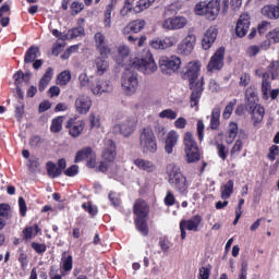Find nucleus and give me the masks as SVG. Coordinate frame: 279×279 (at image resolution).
<instances>
[{
    "instance_id": "1",
    "label": "nucleus",
    "mask_w": 279,
    "mask_h": 279,
    "mask_svg": "<svg viewBox=\"0 0 279 279\" xmlns=\"http://www.w3.org/2000/svg\"><path fill=\"white\" fill-rule=\"evenodd\" d=\"M199 65L198 63H189V68L183 77H189L190 88L192 90L191 95V108H195L202 97L204 90V77L198 81L199 77Z\"/></svg>"
},
{
    "instance_id": "2",
    "label": "nucleus",
    "mask_w": 279,
    "mask_h": 279,
    "mask_svg": "<svg viewBox=\"0 0 279 279\" xmlns=\"http://www.w3.org/2000/svg\"><path fill=\"white\" fill-rule=\"evenodd\" d=\"M133 213L135 215L136 228L144 236L148 234L149 229L147 228V215H149V206L145 201L138 199L134 204Z\"/></svg>"
},
{
    "instance_id": "3",
    "label": "nucleus",
    "mask_w": 279,
    "mask_h": 279,
    "mask_svg": "<svg viewBox=\"0 0 279 279\" xmlns=\"http://www.w3.org/2000/svg\"><path fill=\"white\" fill-rule=\"evenodd\" d=\"M121 84L126 95H134L138 89V73H136V69L132 63L131 66L126 68L123 72Z\"/></svg>"
},
{
    "instance_id": "4",
    "label": "nucleus",
    "mask_w": 279,
    "mask_h": 279,
    "mask_svg": "<svg viewBox=\"0 0 279 279\" xmlns=\"http://www.w3.org/2000/svg\"><path fill=\"white\" fill-rule=\"evenodd\" d=\"M140 147L144 154H156L158 150V142L156 134L150 128H144L140 132Z\"/></svg>"
},
{
    "instance_id": "5",
    "label": "nucleus",
    "mask_w": 279,
    "mask_h": 279,
    "mask_svg": "<svg viewBox=\"0 0 279 279\" xmlns=\"http://www.w3.org/2000/svg\"><path fill=\"white\" fill-rule=\"evenodd\" d=\"M138 125V119L136 116H130L124 118L119 123L114 124L113 132L114 134H121L125 138H130L134 132H136V128Z\"/></svg>"
},
{
    "instance_id": "6",
    "label": "nucleus",
    "mask_w": 279,
    "mask_h": 279,
    "mask_svg": "<svg viewBox=\"0 0 279 279\" xmlns=\"http://www.w3.org/2000/svg\"><path fill=\"white\" fill-rule=\"evenodd\" d=\"M167 173L169 175V183L174 184L178 191L184 193L186 191V178L180 171V167L175 163H170L167 167Z\"/></svg>"
},
{
    "instance_id": "7",
    "label": "nucleus",
    "mask_w": 279,
    "mask_h": 279,
    "mask_svg": "<svg viewBox=\"0 0 279 279\" xmlns=\"http://www.w3.org/2000/svg\"><path fill=\"white\" fill-rule=\"evenodd\" d=\"M221 0H210L207 4L206 2L196 4L195 11L197 14H204L208 21H215L219 16Z\"/></svg>"
},
{
    "instance_id": "8",
    "label": "nucleus",
    "mask_w": 279,
    "mask_h": 279,
    "mask_svg": "<svg viewBox=\"0 0 279 279\" xmlns=\"http://www.w3.org/2000/svg\"><path fill=\"white\" fill-rule=\"evenodd\" d=\"M183 143L185 146L186 162L191 163L199 161V147H197V143L193 138V133H185Z\"/></svg>"
},
{
    "instance_id": "9",
    "label": "nucleus",
    "mask_w": 279,
    "mask_h": 279,
    "mask_svg": "<svg viewBox=\"0 0 279 279\" xmlns=\"http://www.w3.org/2000/svg\"><path fill=\"white\" fill-rule=\"evenodd\" d=\"M182 59L178 56L161 57L159 59V68L163 75H173L180 71Z\"/></svg>"
},
{
    "instance_id": "10",
    "label": "nucleus",
    "mask_w": 279,
    "mask_h": 279,
    "mask_svg": "<svg viewBox=\"0 0 279 279\" xmlns=\"http://www.w3.org/2000/svg\"><path fill=\"white\" fill-rule=\"evenodd\" d=\"M195 43H197V37L192 32H189L183 40L178 45L177 52L180 56H190L195 49Z\"/></svg>"
},
{
    "instance_id": "11",
    "label": "nucleus",
    "mask_w": 279,
    "mask_h": 279,
    "mask_svg": "<svg viewBox=\"0 0 279 279\" xmlns=\"http://www.w3.org/2000/svg\"><path fill=\"white\" fill-rule=\"evenodd\" d=\"M186 25H189V20L181 15L168 17L161 23L162 28L169 32L184 29Z\"/></svg>"
},
{
    "instance_id": "12",
    "label": "nucleus",
    "mask_w": 279,
    "mask_h": 279,
    "mask_svg": "<svg viewBox=\"0 0 279 279\" xmlns=\"http://www.w3.org/2000/svg\"><path fill=\"white\" fill-rule=\"evenodd\" d=\"M137 71H145L146 73H154L158 66L154 58L149 57L147 59L135 58L131 63Z\"/></svg>"
},
{
    "instance_id": "13",
    "label": "nucleus",
    "mask_w": 279,
    "mask_h": 279,
    "mask_svg": "<svg viewBox=\"0 0 279 279\" xmlns=\"http://www.w3.org/2000/svg\"><path fill=\"white\" fill-rule=\"evenodd\" d=\"M226 56V48L220 47L215 54L211 57L208 65L207 71H219L223 66V58Z\"/></svg>"
},
{
    "instance_id": "14",
    "label": "nucleus",
    "mask_w": 279,
    "mask_h": 279,
    "mask_svg": "<svg viewBox=\"0 0 279 279\" xmlns=\"http://www.w3.org/2000/svg\"><path fill=\"white\" fill-rule=\"evenodd\" d=\"M93 106V100L88 96H78L75 100V110L80 114H86L90 107Z\"/></svg>"
},
{
    "instance_id": "15",
    "label": "nucleus",
    "mask_w": 279,
    "mask_h": 279,
    "mask_svg": "<svg viewBox=\"0 0 279 279\" xmlns=\"http://www.w3.org/2000/svg\"><path fill=\"white\" fill-rule=\"evenodd\" d=\"M247 29H250V15L242 14L238 21L235 34L239 38H243L247 34Z\"/></svg>"
},
{
    "instance_id": "16",
    "label": "nucleus",
    "mask_w": 279,
    "mask_h": 279,
    "mask_svg": "<svg viewBox=\"0 0 279 279\" xmlns=\"http://www.w3.org/2000/svg\"><path fill=\"white\" fill-rule=\"evenodd\" d=\"M117 146L112 140H107L105 142V151L102 153V158L107 162H112L117 158Z\"/></svg>"
},
{
    "instance_id": "17",
    "label": "nucleus",
    "mask_w": 279,
    "mask_h": 279,
    "mask_svg": "<svg viewBox=\"0 0 279 279\" xmlns=\"http://www.w3.org/2000/svg\"><path fill=\"white\" fill-rule=\"evenodd\" d=\"M217 40V28L209 27L203 36L202 45L203 49L208 50L213 46V43Z\"/></svg>"
},
{
    "instance_id": "18",
    "label": "nucleus",
    "mask_w": 279,
    "mask_h": 279,
    "mask_svg": "<svg viewBox=\"0 0 279 279\" xmlns=\"http://www.w3.org/2000/svg\"><path fill=\"white\" fill-rule=\"evenodd\" d=\"M84 121L75 122V120H70L65 128L69 129L70 135L73 136V138H77L82 132H84Z\"/></svg>"
},
{
    "instance_id": "19",
    "label": "nucleus",
    "mask_w": 279,
    "mask_h": 279,
    "mask_svg": "<svg viewBox=\"0 0 279 279\" xmlns=\"http://www.w3.org/2000/svg\"><path fill=\"white\" fill-rule=\"evenodd\" d=\"M262 14L266 19H271V20H278L279 19V0H277V4H267L264 8H262Z\"/></svg>"
},
{
    "instance_id": "20",
    "label": "nucleus",
    "mask_w": 279,
    "mask_h": 279,
    "mask_svg": "<svg viewBox=\"0 0 279 279\" xmlns=\"http://www.w3.org/2000/svg\"><path fill=\"white\" fill-rule=\"evenodd\" d=\"M199 223H202V216L196 215L190 220H182L181 228H185L192 232H197V230H199Z\"/></svg>"
},
{
    "instance_id": "21",
    "label": "nucleus",
    "mask_w": 279,
    "mask_h": 279,
    "mask_svg": "<svg viewBox=\"0 0 279 279\" xmlns=\"http://www.w3.org/2000/svg\"><path fill=\"white\" fill-rule=\"evenodd\" d=\"M134 165L147 173H154V171H156V165L149 160L138 158L134 160Z\"/></svg>"
},
{
    "instance_id": "22",
    "label": "nucleus",
    "mask_w": 279,
    "mask_h": 279,
    "mask_svg": "<svg viewBox=\"0 0 279 279\" xmlns=\"http://www.w3.org/2000/svg\"><path fill=\"white\" fill-rule=\"evenodd\" d=\"M178 145V133L174 131H171L168 133L167 140H166V146L165 151L168 154H173V148Z\"/></svg>"
},
{
    "instance_id": "23",
    "label": "nucleus",
    "mask_w": 279,
    "mask_h": 279,
    "mask_svg": "<svg viewBox=\"0 0 279 279\" xmlns=\"http://www.w3.org/2000/svg\"><path fill=\"white\" fill-rule=\"evenodd\" d=\"M146 22L145 20H135L131 22L129 25L124 28V34H130V32H133L134 34H138L145 27Z\"/></svg>"
},
{
    "instance_id": "24",
    "label": "nucleus",
    "mask_w": 279,
    "mask_h": 279,
    "mask_svg": "<svg viewBox=\"0 0 279 279\" xmlns=\"http://www.w3.org/2000/svg\"><path fill=\"white\" fill-rule=\"evenodd\" d=\"M53 77V68H48L45 72L44 76L39 81V93H44V90L49 86Z\"/></svg>"
},
{
    "instance_id": "25",
    "label": "nucleus",
    "mask_w": 279,
    "mask_h": 279,
    "mask_svg": "<svg viewBox=\"0 0 279 279\" xmlns=\"http://www.w3.org/2000/svg\"><path fill=\"white\" fill-rule=\"evenodd\" d=\"M38 53H40V49L38 47L32 46L28 48L24 57L25 64H32V62H35L38 58Z\"/></svg>"
},
{
    "instance_id": "26",
    "label": "nucleus",
    "mask_w": 279,
    "mask_h": 279,
    "mask_svg": "<svg viewBox=\"0 0 279 279\" xmlns=\"http://www.w3.org/2000/svg\"><path fill=\"white\" fill-rule=\"evenodd\" d=\"M248 112L252 114V119L255 125L256 123H260L265 117V108H263L262 106L255 107Z\"/></svg>"
},
{
    "instance_id": "27",
    "label": "nucleus",
    "mask_w": 279,
    "mask_h": 279,
    "mask_svg": "<svg viewBox=\"0 0 279 279\" xmlns=\"http://www.w3.org/2000/svg\"><path fill=\"white\" fill-rule=\"evenodd\" d=\"M232 193H234V181L229 180L227 184L221 187V199H230Z\"/></svg>"
},
{
    "instance_id": "28",
    "label": "nucleus",
    "mask_w": 279,
    "mask_h": 279,
    "mask_svg": "<svg viewBox=\"0 0 279 279\" xmlns=\"http://www.w3.org/2000/svg\"><path fill=\"white\" fill-rule=\"evenodd\" d=\"M95 153L93 151V148L85 147L82 150L76 153L74 162H80L82 160H88L90 156H93Z\"/></svg>"
},
{
    "instance_id": "29",
    "label": "nucleus",
    "mask_w": 279,
    "mask_h": 279,
    "mask_svg": "<svg viewBox=\"0 0 279 279\" xmlns=\"http://www.w3.org/2000/svg\"><path fill=\"white\" fill-rule=\"evenodd\" d=\"M219 117H221V108H215L211 112V130H219V125L221 124V122L219 121Z\"/></svg>"
},
{
    "instance_id": "30",
    "label": "nucleus",
    "mask_w": 279,
    "mask_h": 279,
    "mask_svg": "<svg viewBox=\"0 0 279 279\" xmlns=\"http://www.w3.org/2000/svg\"><path fill=\"white\" fill-rule=\"evenodd\" d=\"M10 217V205L0 204V230L5 228V220L3 218Z\"/></svg>"
},
{
    "instance_id": "31",
    "label": "nucleus",
    "mask_w": 279,
    "mask_h": 279,
    "mask_svg": "<svg viewBox=\"0 0 279 279\" xmlns=\"http://www.w3.org/2000/svg\"><path fill=\"white\" fill-rule=\"evenodd\" d=\"M95 65H96L98 75H104L105 72L108 71L109 63H108V60L104 58H97L95 61Z\"/></svg>"
},
{
    "instance_id": "32",
    "label": "nucleus",
    "mask_w": 279,
    "mask_h": 279,
    "mask_svg": "<svg viewBox=\"0 0 279 279\" xmlns=\"http://www.w3.org/2000/svg\"><path fill=\"white\" fill-rule=\"evenodd\" d=\"M47 171L50 178H59V175H62V170L51 161L47 162Z\"/></svg>"
},
{
    "instance_id": "33",
    "label": "nucleus",
    "mask_w": 279,
    "mask_h": 279,
    "mask_svg": "<svg viewBox=\"0 0 279 279\" xmlns=\"http://www.w3.org/2000/svg\"><path fill=\"white\" fill-rule=\"evenodd\" d=\"M64 122V117H58L52 120V124L50 126V131L54 134L62 132V123Z\"/></svg>"
},
{
    "instance_id": "34",
    "label": "nucleus",
    "mask_w": 279,
    "mask_h": 279,
    "mask_svg": "<svg viewBox=\"0 0 279 279\" xmlns=\"http://www.w3.org/2000/svg\"><path fill=\"white\" fill-rule=\"evenodd\" d=\"M101 80L99 78H92L89 84V90H92L93 95H101Z\"/></svg>"
},
{
    "instance_id": "35",
    "label": "nucleus",
    "mask_w": 279,
    "mask_h": 279,
    "mask_svg": "<svg viewBox=\"0 0 279 279\" xmlns=\"http://www.w3.org/2000/svg\"><path fill=\"white\" fill-rule=\"evenodd\" d=\"M77 36H84V27L78 26L75 28H72L65 35V40H71L73 38H77Z\"/></svg>"
},
{
    "instance_id": "36",
    "label": "nucleus",
    "mask_w": 279,
    "mask_h": 279,
    "mask_svg": "<svg viewBox=\"0 0 279 279\" xmlns=\"http://www.w3.org/2000/svg\"><path fill=\"white\" fill-rule=\"evenodd\" d=\"M69 82H71L70 71H63L58 75L57 84H59L60 86H66Z\"/></svg>"
},
{
    "instance_id": "37",
    "label": "nucleus",
    "mask_w": 279,
    "mask_h": 279,
    "mask_svg": "<svg viewBox=\"0 0 279 279\" xmlns=\"http://www.w3.org/2000/svg\"><path fill=\"white\" fill-rule=\"evenodd\" d=\"M13 108H15V117L17 121H21V119H23V114H25V104L19 100L17 102L13 104Z\"/></svg>"
},
{
    "instance_id": "38",
    "label": "nucleus",
    "mask_w": 279,
    "mask_h": 279,
    "mask_svg": "<svg viewBox=\"0 0 279 279\" xmlns=\"http://www.w3.org/2000/svg\"><path fill=\"white\" fill-rule=\"evenodd\" d=\"M62 262L64 271H71L73 269V256L66 257V252L62 253Z\"/></svg>"
},
{
    "instance_id": "39",
    "label": "nucleus",
    "mask_w": 279,
    "mask_h": 279,
    "mask_svg": "<svg viewBox=\"0 0 279 279\" xmlns=\"http://www.w3.org/2000/svg\"><path fill=\"white\" fill-rule=\"evenodd\" d=\"M159 118L174 121V119H178V112H175L173 109H166L159 113Z\"/></svg>"
},
{
    "instance_id": "40",
    "label": "nucleus",
    "mask_w": 279,
    "mask_h": 279,
    "mask_svg": "<svg viewBox=\"0 0 279 279\" xmlns=\"http://www.w3.org/2000/svg\"><path fill=\"white\" fill-rule=\"evenodd\" d=\"M163 49H169V47H175L178 45V38L170 36V37H165L161 39Z\"/></svg>"
},
{
    "instance_id": "41",
    "label": "nucleus",
    "mask_w": 279,
    "mask_h": 279,
    "mask_svg": "<svg viewBox=\"0 0 279 279\" xmlns=\"http://www.w3.org/2000/svg\"><path fill=\"white\" fill-rule=\"evenodd\" d=\"M93 78H94L93 76H88V74L82 73V74H80V76H78V82H80V84H81L82 87H87V88H89V86H90V81H92Z\"/></svg>"
},
{
    "instance_id": "42",
    "label": "nucleus",
    "mask_w": 279,
    "mask_h": 279,
    "mask_svg": "<svg viewBox=\"0 0 279 279\" xmlns=\"http://www.w3.org/2000/svg\"><path fill=\"white\" fill-rule=\"evenodd\" d=\"M235 106H236V99H233L227 105L222 113L223 119H230V114H232V110H234Z\"/></svg>"
},
{
    "instance_id": "43",
    "label": "nucleus",
    "mask_w": 279,
    "mask_h": 279,
    "mask_svg": "<svg viewBox=\"0 0 279 279\" xmlns=\"http://www.w3.org/2000/svg\"><path fill=\"white\" fill-rule=\"evenodd\" d=\"M245 107L247 112L260 107V105H258V98H246Z\"/></svg>"
},
{
    "instance_id": "44",
    "label": "nucleus",
    "mask_w": 279,
    "mask_h": 279,
    "mask_svg": "<svg viewBox=\"0 0 279 279\" xmlns=\"http://www.w3.org/2000/svg\"><path fill=\"white\" fill-rule=\"evenodd\" d=\"M269 90H271V84L267 80L263 81L262 93L264 99H269Z\"/></svg>"
},
{
    "instance_id": "45",
    "label": "nucleus",
    "mask_w": 279,
    "mask_h": 279,
    "mask_svg": "<svg viewBox=\"0 0 279 279\" xmlns=\"http://www.w3.org/2000/svg\"><path fill=\"white\" fill-rule=\"evenodd\" d=\"M112 90V83L110 81H100V95L104 93H111Z\"/></svg>"
},
{
    "instance_id": "46",
    "label": "nucleus",
    "mask_w": 279,
    "mask_h": 279,
    "mask_svg": "<svg viewBox=\"0 0 279 279\" xmlns=\"http://www.w3.org/2000/svg\"><path fill=\"white\" fill-rule=\"evenodd\" d=\"M94 40L96 44V49L106 45V36H104V34L101 33H96L94 36Z\"/></svg>"
},
{
    "instance_id": "47",
    "label": "nucleus",
    "mask_w": 279,
    "mask_h": 279,
    "mask_svg": "<svg viewBox=\"0 0 279 279\" xmlns=\"http://www.w3.org/2000/svg\"><path fill=\"white\" fill-rule=\"evenodd\" d=\"M236 134H239V126L236 125V123L231 122L229 125V138H231V141H234L236 138Z\"/></svg>"
},
{
    "instance_id": "48",
    "label": "nucleus",
    "mask_w": 279,
    "mask_h": 279,
    "mask_svg": "<svg viewBox=\"0 0 279 279\" xmlns=\"http://www.w3.org/2000/svg\"><path fill=\"white\" fill-rule=\"evenodd\" d=\"M119 56L122 58V62H125V59L130 56V47L128 46H120L118 48Z\"/></svg>"
},
{
    "instance_id": "49",
    "label": "nucleus",
    "mask_w": 279,
    "mask_h": 279,
    "mask_svg": "<svg viewBox=\"0 0 279 279\" xmlns=\"http://www.w3.org/2000/svg\"><path fill=\"white\" fill-rule=\"evenodd\" d=\"M82 208H84V210H87V213L92 216L95 217V215H97V207L90 203H84L82 205Z\"/></svg>"
},
{
    "instance_id": "50",
    "label": "nucleus",
    "mask_w": 279,
    "mask_h": 279,
    "mask_svg": "<svg viewBox=\"0 0 279 279\" xmlns=\"http://www.w3.org/2000/svg\"><path fill=\"white\" fill-rule=\"evenodd\" d=\"M217 149L218 156L221 158V160H226V158H228V148H226V145L217 144Z\"/></svg>"
},
{
    "instance_id": "51",
    "label": "nucleus",
    "mask_w": 279,
    "mask_h": 279,
    "mask_svg": "<svg viewBox=\"0 0 279 279\" xmlns=\"http://www.w3.org/2000/svg\"><path fill=\"white\" fill-rule=\"evenodd\" d=\"M258 99V93L256 92V88L254 87H248L245 90V99Z\"/></svg>"
},
{
    "instance_id": "52",
    "label": "nucleus",
    "mask_w": 279,
    "mask_h": 279,
    "mask_svg": "<svg viewBox=\"0 0 279 279\" xmlns=\"http://www.w3.org/2000/svg\"><path fill=\"white\" fill-rule=\"evenodd\" d=\"M111 14H112V4H109L106 9L105 12V27H110V19H111Z\"/></svg>"
},
{
    "instance_id": "53",
    "label": "nucleus",
    "mask_w": 279,
    "mask_h": 279,
    "mask_svg": "<svg viewBox=\"0 0 279 279\" xmlns=\"http://www.w3.org/2000/svg\"><path fill=\"white\" fill-rule=\"evenodd\" d=\"M153 49L165 51V47L162 46V39H153L149 43Z\"/></svg>"
},
{
    "instance_id": "54",
    "label": "nucleus",
    "mask_w": 279,
    "mask_h": 279,
    "mask_svg": "<svg viewBox=\"0 0 279 279\" xmlns=\"http://www.w3.org/2000/svg\"><path fill=\"white\" fill-rule=\"evenodd\" d=\"M97 49H98L100 56H102V58H108L111 53L110 47H108V45H106V44L102 46H99Z\"/></svg>"
},
{
    "instance_id": "55",
    "label": "nucleus",
    "mask_w": 279,
    "mask_h": 279,
    "mask_svg": "<svg viewBox=\"0 0 279 279\" xmlns=\"http://www.w3.org/2000/svg\"><path fill=\"white\" fill-rule=\"evenodd\" d=\"M78 169L80 167L77 165H73L64 171V174L69 178H73V175H77Z\"/></svg>"
},
{
    "instance_id": "56",
    "label": "nucleus",
    "mask_w": 279,
    "mask_h": 279,
    "mask_svg": "<svg viewBox=\"0 0 279 279\" xmlns=\"http://www.w3.org/2000/svg\"><path fill=\"white\" fill-rule=\"evenodd\" d=\"M268 40H272V43H279V28H275L274 31L267 34Z\"/></svg>"
},
{
    "instance_id": "57",
    "label": "nucleus",
    "mask_w": 279,
    "mask_h": 279,
    "mask_svg": "<svg viewBox=\"0 0 279 279\" xmlns=\"http://www.w3.org/2000/svg\"><path fill=\"white\" fill-rule=\"evenodd\" d=\"M19 206H20V213L22 217H25V215H27V204L25 203V198L23 197L19 198Z\"/></svg>"
},
{
    "instance_id": "58",
    "label": "nucleus",
    "mask_w": 279,
    "mask_h": 279,
    "mask_svg": "<svg viewBox=\"0 0 279 279\" xmlns=\"http://www.w3.org/2000/svg\"><path fill=\"white\" fill-rule=\"evenodd\" d=\"M71 10L74 12L73 14H80L84 10V3L75 1L71 4Z\"/></svg>"
},
{
    "instance_id": "59",
    "label": "nucleus",
    "mask_w": 279,
    "mask_h": 279,
    "mask_svg": "<svg viewBox=\"0 0 279 279\" xmlns=\"http://www.w3.org/2000/svg\"><path fill=\"white\" fill-rule=\"evenodd\" d=\"M271 28V23L267 22V21H263L259 25H258V33L260 35L265 34V32H267V29Z\"/></svg>"
},
{
    "instance_id": "60",
    "label": "nucleus",
    "mask_w": 279,
    "mask_h": 279,
    "mask_svg": "<svg viewBox=\"0 0 279 279\" xmlns=\"http://www.w3.org/2000/svg\"><path fill=\"white\" fill-rule=\"evenodd\" d=\"M243 149V142L241 140H238L233 147L231 148V156H234V154H239Z\"/></svg>"
},
{
    "instance_id": "61",
    "label": "nucleus",
    "mask_w": 279,
    "mask_h": 279,
    "mask_svg": "<svg viewBox=\"0 0 279 279\" xmlns=\"http://www.w3.org/2000/svg\"><path fill=\"white\" fill-rule=\"evenodd\" d=\"M259 51L260 48L258 46H251L247 48L246 53L250 58H254L255 56H258Z\"/></svg>"
},
{
    "instance_id": "62",
    "label": "nucleus",
    "mask_w": 279,
    "mask_h": 279,
    "mask_svg": "<svg viewBox=\"0 0 279 279\" xmlns=\"http://www.w3.org/2000/svg\"><path fill=\"white\" fill-rule=\"evenodd\" d=\"M33 250L37 252V254H43L44 252H47V246L45 244H38L36 242L32 243Z\"/></svg>"
},
{
    "instance_id": "63",
    "label": "nucleus",
    "mask_w": 279,
    "mask_h": 279,
    "mask_svg": "<svg viewBox=\"0 0 279 279\" xmlns=\"http://www.w3.org/2000/svg\"><path fill=\"white\" fill-rule=\"evenodd\" d=\"M174 126L179 130H184L186 128V120L184 118H179L174 121Z\"/></svg>"
},
{
    "instance_id": "64",
    "label": "nucleus",
    "mask_w": 279,
    "mask_h": 279,
    "mask_svg": "<svg viewBox=\"0 0 279 279\" xmlns=\"http://www.w3.org/2000/svg\"><path fill=\"white\" fill-rule=\"evenodd\" d=\"M89 122L92 128H99V117H97L95 113L89 114Z\"/></svg>"
}]
</instances>
